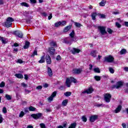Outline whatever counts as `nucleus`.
Wrapping results in <instances>:
<instances>
[{
	"label": "nucleus",
	"instance_id": "obj_42",
	"mask_svg": "<svg viewBox=\"0 0 128 128\" xmlns=\"http://www.w3.org/2000/svg\"><path fill=\"white\" fill-rule=\"evenodd\" d=\"M94 78L96 80H97L98 82L100 80V76H95Z\"/></svg>",
	"mask_w": 128,
	"mask_h": 128
},
{
	"label": "nucleus",
	"instance_id": "obj_11",
	"mask_svg": "<svg viewBox=\"0 0 128 128\" xmlns=\"http://www.w3.org/2000/svg\"><path fill=\"white\" fill-rule=\"evenodd\" d=\"M82 72V68H74L72 70V73L76 74H80Z\"/></svg>",
	"mask_w": 128,
	"mask_h": 128
},
{
	"label": "nucleus",
	"instance_id": "obj_55",
	"mask_svg": "<svg viewBox=\"0 0 128 128\" xmlns=\"http://www.w3.org/2000/svg\"><path fill=\"white\" fill-rule=\"evenodd\" d=\"M31 4H36V0H30Z\"/></svg>",
	"mask_w": 128,
	"mask_h": 128
},
{
	"label": "nucleus",
	"instance_id": "obj_39",
	"mask_svg": "<svg viewBox=\"0 0 128 128\" xmlns=\"http://www.w3.org/2000/svg\"><path fill=\"white\" fill-rule=\"evenodd\" d=\"M82 120L84 122H86V120H88V119L86 118V116H82Z\"/></svg>",
	"mask_w": 128,
	"mask_h": 128
},
{
	"label": "nucleus",
	"instance_id": "obj_56",
	"mask_svg": "<svg viewBox=\"0 0 128 128\" xmlns=\"http://www.w3.org/2000/svg\"><path fill=\"white\" fill-rule=\"evenodd\" d=\"M36 90H42V86H38L36 88Z\"/></svg>",
	"mask_w": 128,
	"mask_h": 128
},
{
	"label": "nucleus",
	"instance_id": "obj_33",
	"mask_svg": "<svg viewBox=\"0 0 128 128\" xmlns=\"http://www.w3.org/2000/svg\"><path fill=\"white\" fill-rule=\"evenodd\" d=\"M126 49H122L120 51V54H126Z\"/></svg>",
	"mask_w": 128,
	"mask_h": 128
},
{
	"label": "nucleus",
	"instance_id": "obj_41",
	"mask_svg": "<svg viewBox=\"0 0 128 128\" xmlns=\"http://www.w3.org/2000/svg\"><path fill=\"white\" fill-rule=\"evenodd\" d=\"M6 98L8 100H12V96L8 94H6Z\"/></svg>",
	"mask_w": 128,
	"mask_h": 128
},
{
	"label": "nucleus",
	"instance_id": "obj_22",
	"mask_svg": "<svg viewBox=\"0 0 128 128\" xmlns=\"http://www.w3.org/2000/svg\"><path fill=\"white\" fill-rule=\"evenodd\" d=\"M0 40L2 42V44H6V38L0 36Z\"/></svg>",
	"mask_w": 128,
	"mask_h": 128
},
{
	"label": "nucleus",
	"instance_id": "obj_44",
	"mask_svg": "<svg viewBox=\"0 0 128 128\" xmlns=\"http://www.w3.org/2000/svg\"><path fill=\"white\" fill-rule=\"evenodd\" d=\"M7 112L8 111L6 110V108L4 107L2 108V112L4 114H6Z\"/></svg>",
	"mask_w": 128,
	"mask_h": 128
},
{
	"label": "nucleus",
	"instance_id": "obj_3",
	"mask_svg": "<svg viewBox=\"0 0 128 128\" xmlns=\"http://www.w3.org/2000/svg\"><path fill=\"white\" fill-rule=\"evenodd\" d=\"M76 79L74 78L70 77V78H67L66 79V86L68 88H70V84H72V82H74V84H76Z\"/></svg>",
	"mask_w": 128,
	"mask_h": 128
},
{
	"label": "nucleus",
	"instance_id": "obj_51",
	"mask_svg": "<svg viewBox=\"0 0 128 128\" xmlns=\"http://www.w3.org/2000/svg\"><path fill=\"white\" fill-rule=\"evenodd\" d=\"M4 120V118H2V116L0 114V124H2Z\"/></svg>",
	"mask_w": 128,
	"mask_h": 128
},
{
	"label": "nucleus",
	"instance_id": "obj_16",
	"mask_svg": "<svg viewBox=\"0 0 128 128\" xmlns=\"http://www.w3.org/2000/svg\"><path fill=\"white\" fill-rule=\"evenodd\" d=\"M122 106H118L116 109L114 111V112L115 114H118V112H120L122 110Z\"/></svg>",
	"mask_w": 128,
	"mask_h": 128
},
{
	"label": "nucleus",
	"instance_id": "obj_34",
	"mask_svg": "<svg viewBox=\"0 0 128 128\" xmlns=\"http://www.w3.org/2000/svg\"><path fill=\"white\" fill-rule=\"evenodd\" d=\"M76 123L74 122L70 126L68 127V128H76Z\"/></svg>",
	"mask_w": 128,
	"mask_h": 128
},
{
	"label": "nucleus",
	"instance_id": "obj_5",
	"mask_svg": "<svg viewBox=\"0 0 128 128\" xmlns=\"http://www.w3.org/2000/svg\"><path fill=\"white\" fill-rule=\"evenodd\" d=\"M98 30H99V32L102 36H104L106 34H108V32L106 30V27L104 26H98Z\"/></svg>",
	"mask_w": 128,
	"mask_h": 128
},
{
	"label": "nucleus",
	"instance_id": "obj_2",
	"mask_svg": "<svg viewBox=\"0 0 128 128\" xmlns=\"http://www.w3.org/2000/svg\"><path fill=\"white\" fill-rule=\"evenodd\" d=\"M14 20L12 17H8L6 20V22L4 23V24L6 28H10L12 24V22H14Z\"/></svg>",
	"mask_w": 128,
	"mask_h": 128
},
{
	"label": "nucleus",
	"instance_id": "obj_13",
	"mask_svg": "<svg viewBox=\"0 0 128 128\" xmlns=\"http://www.w3.org/2000/svg\"><path fill=\"white\" fill-rule=\"evenodd\" d=\"M42 116V114L41 113H38L37 114H32L31 115V116L33 118H34L35 120H38V118H40Z\"/></svg>",
	"mask_w": 128,
	"mask_h": 128
},
{
	"label": "nucleus",
	"instance_id": "obj_40",
	"mask_svg": "<svg viewBox=\"0 0 128 128\" xmlns=\"http://www.w3.org/2000/svg\"><path fill=\"white\" fill-rule=\"evenodd\" d=\"M109 71L110 72V74H114V70L112 68H109Z\"/></svg>",
	"mask_w": 128,
	"mask_h": 128
},
{
	"label": "nucleus",
	"instance_id": "obj_19",
	"mask_svg": "<svg viewBox=\"0 0 128 128\" xmlns=\"http://www.w3.org/2000/svg\"><path fill=\"white\" fill-rule=\"evenodd\" d=\"M96 54H98V52L96 50H94L91 52L90 54L92 56H93V58H96Z\"/></svg>",
	"mask_w": 128,
	"mask_h": 128
},
{
	"label": "nucleus",
	"instance_id": "obj_29",
	"mask_svg": "<svg viewBox=\"0 0 128 128\" xmlns=\"http://www.w3.org/2000/svg\"><path fill=\"white\" fill-rule=\"evenodd\" d=\"M94 72H97L98 74H100V70L98 68H94Z\"/></svg>",
	"mask_w": 128,
	"mask_h": 128
},
{
	"label": "nucleus",
	"instance_id": "obj_45",
	"mask_svg": "<svg viewBox=\"0 0 128 128\" xmlns=\"http://www.w3.org/2000/svg\"><path fill=\"white\" fill-rule=\"evenodd\" d=\"M21 86H22L23 88H28V84L24 82L21 84Z\"/></svg>",
	"mask_w": 128,
	"mask_h": 128
},
{
	"label": "nucleus",
	"instance_id": "obj_21",
	"mask_svg": "<svg viewBox=\"0 0 128 128\" xmlns=\"http://www.w3.org/2000/svg\"><path fill=\"white\" fill-rule=\"evenodd\" d=\"M30 46V42L28 41H26L25 43V45L24 46V50H26V48H28V47Z\"/></svg>",
	"mask_w": 128,
	"mask_h": 128
},
{
	"label": "nucleus",
	"instance_id": "obj_50",
	"mask_svg": "<svg viewBox=\"0 0 128 128\" xmlns=\"http://www.w3.org/2000/svg\"><path fill=\"white\" fill-rule=\"evenodd\" d=\"M17 62L18 64H24V61H22V60L19 59L17 60Z\"/></svg>",
	"mask_w": 128,
	"mask_h": 128
},
{
	"label": "nucleus",
	"instance_id": "obj_37",
	"mask_svg": "<svg viewBox=\"0 0 128 128\" xmlns=\"http://www.w3.org/2000/svg\"><path fill=\"white\" fill-rule=\"evenodd\" d=\"M74 26L76 28H80V26H82V24L78 23L76 22H74Z\"/></svg>",
	"mask_w": 128,
	"mask_h": 128
},
{
	"label": "nucleus",
	"instance_id": "obj_43",
	"mask_svg": "<svg viewBox=\"0 0 128 128\" xmlns=\"http://www.w3.org/2000/svg\"><path fill=\"white\" fill-rule=\"evenodd\" d=\"M24 116V112L22 111L19 115L20 118H22Z\"/></svg>",
	"mask_w": 128,
	"mask_h": 128
},
{
	"label": "nucleus",
	"instance_id": "obj_27",
	"mask_svg": "<svg viewBox=\"0 0 128 128\" xmlns=\"http://www.w3.org/2000/svg\"><path fill=\"white\" fill-rule=\"evenodd\" d=\"M20 4L22 6H26V8H28V6H30L28 3L24 2L20 3Z\"/></svg>",
	"mask_w": 128,
	"mask_h": 128
},
{
	"label": "nucleus",
	"instance_id": "obj_63",
	"mask_svg": "<svg viewBox=\"0 0 128 128\" xmlns=\"http://www.w3.org/2000/svg\"><path fill=\"white\" fill-rule=\"evenodd\" d=\"M124 70H125V72H128V67H124Z\"/></svg>",
	"mask_w": 128,
	"mask_h": 128
},
{
	"label": "nucleus",
	"instance_id": "obj_26",
	"mask_svg": "<svg viewBox=\"0 0 128 128\" xmlns=\"http://www.w3.org/2000/svg\"><path fill=\"white\" fill-rule=\"evenodd\" d=\"M64 96H72V92H66L64 93Z\"/></svg>",
	"mask_w": 128,
	"mask_h": 128
},
{
	"label": "nucleus",
	"instance_id": "obj_38",
	"mask_svg": "<svg viewBox=\"0 0 128 128\" xmlns=\"http://www.w3.org/2000/svg\"><path fill=\"white\" fill-rule=\"evenodd\" d=\"M107 32L110 34H112L114 32V30H112L110 28H107Z\"/></svg>",
	"mask_w": 128,
	"mask_h": 128
},
{
	"label": "nucleus",
	"instance_id": "obj_58",
	"mask_svg": "<svg viewBox=\"0 0 128 128\" xmlns=\"http://www.w3.org/2000/svg\"><path fill=\"white\" fill-rule=\"evenodd\" d=\"M100 17L101 18H106V15L104 14H100Z\"/></svg>",
	"mask_w": 128,
	"mask_h": 128
},
{
	"label": "nucleus",
	"instance_id": "obj_47",
	"mask_svg": "<svg viewBox=\"0 0 128 128\" xmlns=\"http://www.w3.org/2000/svg\"><path fill=\"white\" fill-rule=\"evenodd\" d=\"M116 26L117 28H119L122 27V25H120V23H118V22H116Z\"/></svg>",
	"mask_w": 128,
	"mask_h": 128
},
{
	"label": "nucleus",
	"instance_id": "obj_6",
	"mask_svg": "<svg viewBox=\"0 0 128 128\" xmlns=\"http://www.w3.org/2000/svg\"><path fill=\"white\" fill-rule=\"evenodd\" d=\"M122 86H124V84L122 83V81H120V82H117L116 85H113L112 86V88L118 89V88H122Z\"/></svg>",
	"mask_w": 128,
	"mask_h": 128
},
{
	"label": "nucleus",
	"instance_id": "obj_46",
	"mask_svg": "<svg viewBox=\"0 0 128 128\" xmlns=\"http://www.w3.org/2000/svg\"><path fill=\"white\" fill-rule=\"evenodd\" d=\"M4 86H6V84L4 82H2L1 84H0V88H4Z\"/></svg>",
	"mask_w": 128,
	"mask_h": 128
},
{
	"label": "nucleus",
	"instance_id": "obj_20",
	"mask_svg": "<svg viewBox=\"0 0 128 128\" xmlns=\"http://www.w3.org/2000/svg\"><path fill=\"white\" fill-rule=\"evenodd\" d=\"M72 28V26H68L64 28V32H68Z\"/></svg>",
	"mask_w": 128,
	"mask_h": 128
},
{
	"label": "nucleus",
	"instance_id": "obj_30",
	"mask_svg": "<svg viewBox=\"0 0 128 128\" xmlns=\"http://www.w3.org/2000/svg\"><path fill=\"white\" fill-rule=\"evenodd\" d=\"M54 26L56 28H58L60 26H62V22H56L54 24Z\"/></svg>",
	"mask_w": 128,
	"mask_h": 128
},
{
	"label": "nucleus",
	"instance_id": "obj_59",
	"mask_svg": "<svg viewBox=\"0 0 128 128\" xmlns=\"http://www.w3.org/2000/svg\"><path fill=\"white\" fill-rule=\"evenodd\" d=\"M89 70H92V64H89Z\"/></svg>",
	"mask_w": 128,
	"mask_h": 128
},
{
	"label": "nucleus",
	"instance_id": "obj_10",
	"mask_svg": "<svg viewBox=\"0 0 128 128\" xmlns=\"http://www.w3.org/2000/svg\"><path fill=\"white\" fill-rule=\"evenodd\" d=\"M14 34L15 36H18V38H22L23 36L22 32L20 30H16L14 32Z\"/></svg>",
	"mask_w": 128,
	"mask_h": 128
},
{
	"label": "nucleus",
	"instance_id": "obj_23",
	"mask_svg": "<svg viewBox=\"0 0 128 128\" xmlns=\"http://www.w3.org/2000/svg\"><path fill=\"white\" fill-rule=\"evenodd\" d=\"M68 100H65L62 101V104L63 106H66L68 104Z\"/></svg>",
	"mask_w": 128,
	"mask_h": 128
},
{
	"label": "nucleus",
	"instance_id": "obj_53",
	"mask_svg": "<svg viewBox=\"0 0 128 128\" xmlns=\"http://www.w3.org/2000/svg\"><path fill=\"white\" fill-rule=\"evenodd\" d=\"M113 14H120V12H118V10L112 12Z\"/></svg>",
	"mask_w": 128,
	"mask_h": 128
},
{
	"label": "nucleus",
	"instance_id": "obj_31",
	"mask_svg": "<svg viewBox=\"0 0 128 128\" xmlns=\"http://www.w3.org/2000/svg\"><path fill=\"white\" fill-rule=\"evenodd\" d=\"M34 56H38V51L34 50L33 52V54L31 55V58H34Z\"/></svg>",
	"mask_w": 128,
	"mask_h": 128
},
{
	"label": "nucleus",
	"instance_id": "obj_36",
	"mask_svg": "<svg viewBox=\"0 0 128 128\" xmlns=\"http://www.w3.org/2000/svg\"><path fill=\"white\" fill-rule=\"evenodd\" d=\"M100 6H106V1L104 0H102L100 3Z\"/></svg>",
	"mask_w": 128,
	"mask_h": 128
},
{
	"label": "nucleus",
	"instance_id": "obj_4",
	"mask_svg": "<svg viewBox=\"0 0 128 128\" xmlns=\"http://www.w3.org/2000/svg\"><path fill=\"white\" fill-rule=\"evenodd\" d=\"M114 58L111 55L106 56L104 58V62H113Z\"/></svg>",
	"mask_w": 128,
	"mask_h": 128
},
{
	"label": "nucleus",
	"instance_id": "obj_7",
	"mask_svg": "<svg viewBox=\"0 0 128 128\" xmlns=\"http://www.w3.org/2000/svg\"><path fill=\"white\" fill-rule=\"evenodd\" d=\"M112 98V95L110 94H106L104 95V100L106 102H110V99Z\"/></svg>",
	"mask_w": 128,
	"mask_h": 128
},
{
	"label": "nucleus",
	"instance_id": "obj_35",
	"mask_svg": "<svg viewBox=\"0 0 128 128\" xmlns=\"http://www.w3.org/2000/svg\"><path fill=\"white\" fill-rule=\"evenodd\" d=\"M28 110H30V112H34V110H36V108H34L32 106H31L30 107H29Z\"/></svg>",
	"mask_w": 128,
	"mask_h": 128
},
{
	"label": "nucleus",
	"instance_id": "obj_24",
	"mask_svg": "<svg viewBox=\"0 0 128 128\" xmlns=\"http://www.w3.org/2000/svg\"><path fill=\"white\" fill-rule=\"evenodd\" d=\"M15 76L18 78H24V76L20 74H15Z\"/></svg>",
	"mask_w": 128,
	"mask_h": 128
},
{
	"label": "nucleus",
	"instance_id": "obj_60",
	"mask_svg": "<svg viewBox=\"0 0 128 128\" xmlns=\"http://www.w3.org/2000/svg\"><path fill=\"white\" fill-rule=\"evenodd\" d=\"M25 92L26 94H30V90L25 89Z\"/></svg>",
	"mask_w": 128,
	"mask_h": 128
},
{
	"label": "nucleus",
	"instance_id": "obj_17",
	"mask_svg": "<svg viewBox=\"0 0 128 128\" xmlns=\"http://www.w3.org/2000/svg\"><path fill=\"white\" fill-rule=\"evenodd\" d=\"M49 52L50 54H54L56 53V49L54 47H50L49 48Z\"/></svg>",
	"mask_w": 128,
	"mask_h": 128
},
{
	"label": "nucleus",
	"instance_id": "obj_48",
	"mask_svg": "<svg viewBox=\"0 0 128 128\" xmlns=\"http://www.w3.org/2000/svg\"><path fill=\"white\" fill-rule=\"evenodd\" d=\"M40 126L41 128H46V124L44 123L40 124Z\"/></svg>",
	"mask_w": 128,
	"mask_h": 128
},
{
	"label": "nucleus",
	"instance_id": "obj_25",
	"mask_svg": "<svg viewBox=\"0 0 128 128\" xmlns=\"http://www.w3.org/2000/svg\"><path fill=\"white\" fill-rule=\"evenodd\" d=\"M50 46H54V48H56L57 46H56V42H54V41H52L50 43Z\"/></svg>",
	"mask_w": 128,
	"mask_h": 128
},
{
	"label": "nucleus",
	"instance_id": "obj_62",
	"mask_svg": "<svg viewBox=\"0 0 128 128\" xmlns=\"http://www.w3.org/2000/svg\"><path fill=\"white\" fill-rule=\"evenodd\" d=\"M122 128H126V124L122 123Z\"/></svg>",
	"mask_w": 128,
	"mask_h": 128
},
{
	"label": "nucleus",
	"instance_id": "obj_54",
	"mask_svg": "<svg viewBox=\"0 0 128 128\" xmlns=\"http://www.w3.org/2000/svg\"><path fill=\"white\" fill-rule=\"evenodd\" d=\"M104 104H96V106H98V108H100V106H104Z\"/></svg>",
	"mask_w": 128,
	"mask_h": 128
},
{
	"label": "nucleus",
	"instance_id": "obj_61",
	"mask_svg": "<svg viewBox=\"0 0 128 128\" xmlns=\"http://www.w3.org/2000/svg\"><path fill=\"white\" fill-rule=\"evenodd\" d=\"M24 79L26 80H28V74H24Z\"/></svg>",
	"mask_w": 128,
	"mask_h": 128
},
{
	"label": "nucleus",
	"instance_id": "obj_57",
	"mask_svg": "<svg viewBox=\"0 0 128 128\" xmlns=\"http://www.w3.org/2000/svg\"><path fill=\"white\" fill-rule=\"evenodd\" d=\"M42 14L43 16H48V14H46V13L45 12H43L42 13Z\"/></svg>",
	"mask_w": 128,
	"mask_h": 128
},
{
	"label": "nucleus",
	"instance_id": "obj_64",
	"mask_svg": "<svg viewBox=\"0 0 128 128\" xmlns=\"http://www.w3.org/2000/svg\"><path fill=\"white\" fill-rule=\"evenodd\" d=\"M124 26H128V22H124Z\"/></svg>",
	"mask_w": 128,
	"mask_h": 128
},
{
	"label": "nucleus",
	"instance_id": "obj_32",
	"mask_svg": "<svg viewBox=\"0 0 128 128\" xmlns=\"http://www.w3.org/2000/svg\"><path fill=\"white\" fill-rule=\"evenodd\" d=\"M91 16H92L93 20H95L96 16V12H94V13L92 14Z\"/></svg>",
	"mask_w": 128,
	"mask_h": 128
},
{
	"label": "nucleus",
	"instance_id": "obj_8",
	"mask_svg": "<svg viewBox=\"0 0 128 128\" xmlns=\"http://www.w3.org/2000/svg\"><path fill=\"white\" fill-rule=\"evenodd\" d=\"M92 92H94V89L92 88H90L82 92L81 95L82 96L84 94H92Z\"/></svg>",
	"mask_w": 128,
	"mask_h": 128
},
{
	"label": "nucleus",
	"instance_id": "obj_18",
	"mask_svg": "<svg viewBox=\"0 0 128 128\" xmlns=\"http://www.w3.org/2000/svg\"><path fill=\"white\" fill-rule=\"evenodd\" d=\"M48 74L49 76H52V70L50 67L48 68Z\"/></svg>",
	"mask_w": 128,
	"mask_h": 128
},
{
	"label": "nucleus",
	"instance_id": "obj_1",
	"mask_svg": "<svg viewBox=\"0 0 128 128\" xmlns=\"http://www.w3.org/2000/svg\"><path fill=\"white\" fill-rule=\"evenodd\" d=\"M76 33L74 32V30H72V32L69 34L71 38H67L64 40V42L66 44H68L70 46L72 44V42H76V38L74 36Z\"/></svg>",
	"mask_w": 128,
	"mask_h": 128
},
{
	"label": "nucleus",
	"instance_id": "obj_52",
	"mask_svg": "<svg viewBox=\"0 0 128 128\" xmlns=\"http://www.w3.org/2000/svg\"><path fill=\"white\" fill-rule=\"evenodd\" d=\"M56 60H62V58L60 57V56L58 55L56 58Z\"/></svg>",
	"mask_w": 128,
	"mask_h": 128
},
{
	"label": "nucleus",
	"instance_id": "obj_15",
	"mask_svg": "<svg viewBox=\"0 0 128 128\" xmlns=\"http://www.w3.org/2000/svg\"><path fill=\"white\" fill-rule=\"evenodd\" d=\"M46 62L48 64H52V59L50 55L46 56Z\"/></svg>",
	"mask_w": 128,
	"mask_h": 128
},
{
	"label": "nucleus",
	"instance_id": "obj_49",
	"mask_svg": "<svg viewBox=\"0 0 128 128\" xmlns=\"http://www.w3.org/2000/svg\"><path fill=\"white\" fill-rule=\"evenodd\" d=\"M66 21L61 22V26H66Z\"/></svg>",
	"mask_w": 128,
	"mask_h": 128
},
{
	"label": "nucleus",
	"instance_id": "obj_14",
	"mask_svg": "<svg viewBox=\"0 0 128 128\" xmlns=\"http://www.w3.org/2000/svg\"><path fill=\"white\" fill-rule=\"evenodd\" d=\"M72 52L73 54H78L80 52V49H78V48H73L72 50Z\"/></svg>",
	"mask_w": 128,
	"mask_h": 128
},
{
	"label": "nucleus",
	"instance_id": "obj_9",
	"mask_svg": "<svg viewBox=\"0 0 128 128\" xmlns=\"http://www.w3.org/2000/svg\"><path fill=\"white\" fill-rule=\"evenodd\" d=\"M56 94H58L56 91L53 92L52 94L48 98V102H52V100H54V98L56 96Z\"/></svg>",
	"mask_w": 128,
	"mask_h": 128
},
{
	"label": "nucleus",
	"instance_id": "obj_12",
	"mask_svg": "<svg viewBox=\"0 0 128 128\" xmlns=\"http://www.w3.org/2000/svg\"><path fill=\"white\" fill-rule=\"evenodd\" d=\"M98 115L91 116L90 118V122H94L96 120H98Z\"/></svg>",
	"mask_w": 128,
	"mask_h": 128
},
{
	"label": "nucleus",
	"instance_id": "obj_28",
	"mask_svg": "<svg viewBox=\"0 0 128 128\" xmlns=\"http://www.w3.org/2000/svg\"><path fill=\"white\" fill-rule=\"evenodd\" d=\"M39 64L44 62V56H42L41 59L38 61Z\"/></svg>",
	"mask_w": 128,
	"mask_h": 128
}]
</instances>
